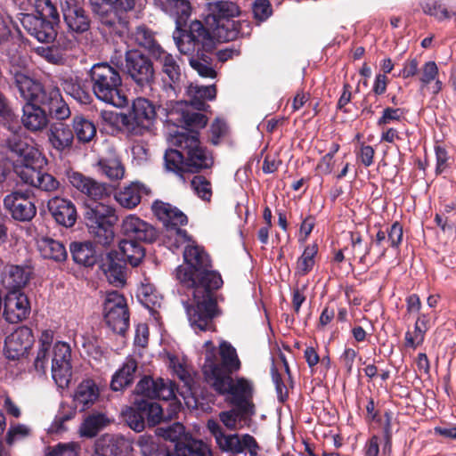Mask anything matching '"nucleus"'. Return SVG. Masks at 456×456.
Here are the masks:
<instances>
[{
    "mask_svg": "<svg viewBox=\"0 0 456 456\" xmlns=\"http://www.w3.org/2000/svg\"><path fill=\"white\" fill-rule=\"evenodd\" d=\"M152 211L165 225L166 236L173 240L171 246L177 248L187 242L183 250L185 265L176 268L175 276L181 285L192 290L195 305L186 306L191 328L196 333L214 331V319L219 315L216 291L224 283L221 274L212 270L210 256L204 248L191 240L186 231L179 227L188 223L184 213L159 200L152 204Z\"/></svg>",
    "mask_w": 456,
    "mask_h": 456,
    "instance_id": "1",
    "label": "nucleus"
},
{
    "mask_svg": "<svg viewBox=\"0 0 456 456\" xmlns=\"http://www.w3.org/2000/svg\"><path fill=\"white\" fill-rule=\"evenodd\" d=\"M13 83L25 101L21 123L27 130L36 133L47 127L49 118L43 106L57 120H65L70 117L69 107L57 86H45L22 71L13 73Z\"/></svg>",
    "mask_w": 456,
    "mask_h": 456,
    "instance_id": "2",
    "label": "nucleus"
},
{
    "mask_svg": "<svg viewBox=\"0 0 456 456\" xmlns=\"http://www.w3.org/2000/svg\"><path fill=\"white\" fill-rule=\"evenodd\" d=\"M175 42L181 53L193 55L190 59V65L200 77L213 78L216 76L208 56L213 49V38L201 21H191L188 33L177 34Z\"/></svg>",
    "mask_w": 456,
    "mask_h": 456,
    "instance_id": "3",
    "label": "nucleus"
},
{
    "mask_svg": "<svg viewBox=\"0 0 456 456\" xmlns=\"http://www.w3.org/2000/svg\"><path fill=\"white\" fill-rule=\"evenodd\" d=\"M88 74L93 93L99 101L117 108L127 103L122 90V77L117 69L108 62H98L92 66Z\"/></svg>",
    "mask_w": 456,
    "mask_h": 456,
    "instance_id": "4",
    "label": "nucleus"
},
{
    "mask_svg": "<svg viewBox=\"0 0 456 456\" xmlns=\"http://www.w3.org/2000/svg\"><path fill=\"white\" fill-rule=\"evenodd\" d=\"M93 12L101 23L102 34L124 38L129 33V21L123 13L134 8V0H90Z\"/></svg>",
    "mask_w": 456,
    "mask_h": 456,
    "instance_id": "5",
    "label": "nucleus"
},
{
    "mask_svg": "<svg viewBox=\"0 0 456 456\" xmlns=\"http://www.w3.org/2000/svg\"><path fill=\"white\" fill-rule=\"evenodd\" d=\"M37 14L20 12L17 18L23 28L38 42L51 43L59 37L58 11L51 0H37Z\"/></svg>",
    "mask_w": 456,
    "mask_h": 456,
    "instance_id": "6",
    "label": "nucleus"
},
{
    "mask_svg": "<svg viewBox=\"0 0 456 456\" xmlns=\"http://www.w3.org/2000/svg\"><path fill=\"white\" fill-rule=\"evenodd\" d=\"M71 349L68 343L58 341L53 349L38 347L33 366L37 372L45 374L51 359L52 377L60 387L69 386L71 376Z\"/></svg>",
    "mask_w": 456,
    "mask_h": 456,
    "instance_id": "7",
    "label": "nucleus"
},
{
    "mask_svg": "<svg viewBox=\"0 0 456 456\" xmlns=\"http://www.w3.org/2000/svg\"><path fill=\"white\" fill-rule=\"evenodd\" d=\"M135 390L138 395L147 398L138 402V409L142 411L150 425L159 424L162 419V407L151 400L168 401L174 398L175 385L170 380L153 379L145 376L138 382Z\"/></svg>",
    "mask_w": 456,
    "mask_h": 456,
    "instance_id": "8",
    "label": "nucleus"
},
{
    "mask_svg": "<svg viewBox=\"0 0 456 456\" xmlns=\"http://www.w3.org/2000/svg\"><path fill=\"white\" fill-rule=\"evenodd\" d=\"M213 376L208 384L220 395L225 398V401L232 406H239L242 411H256L253 402L255 387L252 380L245 377L232 378L224 376L219 379L213 375L214 370L209 371Z\"/></svg>",
    "mask_w": 456,
    "mask_h": 456,
    "instance_id": "9",
    "label": "nucleus"
},
{
    "mask_svg": "<svg viewBox=\"0 0 456 456\" xmlns=\"http://www.w3.org/2000/svg\"><path fill=\"white\" fill-rule=\"evenodd\" d=\"M194 130L177 131L169 139L172 146L183 149L185 168L190 173H199L209 169L214 164L212 153L203 147Z\"/></svg>",
    "mask_w": 456,
    "mask_h": 456,
    "instance_id": "10",
    "label": "nucleus"
},
{
    "mask_svg": "<svg viewBox=\"0 0 456 456\" xmlns=\"http://www.w3.org/2000/svg\"><path fill=\"white\" fill-rule=\"evenodd\" d=\"M118 220L116 209L107 204L95 203L87 206L85 212L86 227L95 239L96 242L102 246H109L114 240V225Z\"/></svg>",
    "mask_w": 456,
    "mask_h": 456,
    "instance_id": "11",
    "label": "nucleus"
},
{
    "mask_svg": "<svg viewBox=\"0 0 456 456\" xmlns=\"http://www.w3.org/2000/svg\"><path fill=\"white\" fill-rule=\"evenodd\" d=\"M153 59L161 66V93L159 94L158 107L165 102L177 99L183 80L182 68L177 57L166 50H157Z\"/></svg>",
    "mask_w": 456,
    "mask_h": 456,
    "instance_id": "12",
    "label": "nucleus"
},
{
    "mask_svg": "<svg viewBox=\"0 0 456 456\" xmlns=\"http://www.w3.org/2000/svg\"><path fill=\"white\" fill-rule=\"evenodd\" d=\"M157 118L156 106L147 98L137 97L133 101L127 114H120L117 121L134 135H142L150 131Z\"/></svg>",
    "mask_w": 456,
    "mask_h": 456,
    "instance_id": "13",
    "label": "nucleus"
},
{
    "mask_svg": "<svg viewBox=\"0 0 456 456\" xmlns=\"http://www.w3.org/2000/svg\"><path fill=\"white\" fill-rule=\"evenodd\" d=\"M239 14V7L232 2L221 1L214 4L212 18L215 23L213 33L218 39L232 41L242 35L240 28L243 23L235 20Z\"/></svg>",
    "mask_w": 456,
    "mask_h": 456,
    "instance_id": "14",
    "label": "nucleus"
},
{
    "mask_svg": "<svg viewBox=\"0 0 456 456\" xmlns=\"http://www.w3.org/2000/svg\"><path fill=\"white\" fill-rule=\"evenodd\" d=\"M157 434L165 440L175 442V456H213L210 446L202 440L191 439L185 443L178 442L184 435V427L180 422L159 427Z\"/></svg>",
    "mask_w": 456,
    "mask_h": 456,
    "instance_id": "15",
    "label": "nucleus"
},
{
    "mask_svg": "<svg viewBox=\"0 0 456 456\" xmlns=\"http://www.w3.org/2000/svg\"><path fill=\"white\" fill-rule=\"evenodd\" d=\"M125 72L139 87H151L155 69L151 59L138 50H128L125 54Z\"/></svg>",
    "mask_w": 456,
    "mask_h": 456,
    "instance_id": "16",
    "label": "nucleus"
},
{
    "mask_svg": "<svg viewBox=\"0 0 456 456\" xmlns=\"http://www.w3.org/2000/svg\"><path fill=\"white\" fill-rule=\"evenodd\" d=\"M219 354L221 361L216 362L210 355H208L203 365V374L208 384L210 383L212 375L209 372L214 370L215 376L223 379L224 376H231L240 370L241 367L236 349L226 341H223L219 346Z\"/></svg>",
    "mask_w": 456,
    "mask_h": 456,
    "instance_id": "17",
    "label": "nucleus"
},
{
    "mask_svg": "<svg viewBox=\"0 0 456 456\" xmlns=\"http://www.w3.org/2000/svg\"><path fill=\"white\" fill-rule=\"evenodd\" d=\"M187 102L173 100L165 102L158 108L164 112L167 121L175 126H185L183 131L200 129L208 123L207 117L199 112L186 110Z\"/></svg>",
    "mask_w": 456,
    "mask_h": 456,
    "instance_id": "18",
    "label": "nucleus"
},
{
    "mask_svg": "<svg viewBox=\"0 0 456 456\" xmlns=\"http://www.w3.org/2000/svg\"><path fill=\"white\" fill-rule=\"evenodd\" d=\"M104 312L107 325L114 332L124 335L129 327V312L124 296L117 291L108 293Z\"/></svg>",
    "mask_w": 456,
    "mask_h": 456,
    "instance_id": "19",
    "label": "nucleus"
},
{
    "mask_svg": "<svg viewBox=\"0 0 456 456\" xmlns=\"http://www.w3.org/2000/svg\"><path fill=\"white\" fill-rule=\"evenodd\" d=\"M41 165L42 163L21 165L15 167V172L25 183L44 191H55L60 187V182L51 174L38 170L37 167Z\"/></svg>",
    "mask_w": 456,
    "mask_h": 456,
    "instance_id": "20",
    "label": "nucleus"
},
{
    "mask_svg": "<svg viewBox=\"0 0 456 456\" xmlns=\"http://www.w3.org/2000/svg\"><path fill=\"white\" fill-rule=\"evenodd\" d=\"M67 178L74 189L92 200H102L110 194L108 186L104 183L98 182L80 172L69 171Z\"/></svg>",
    "mask_w": 456,
    "mask_h": 456,
    "instance_id": "21",
    "label": "nucleus"
},
{
    "mask_svg": "<svg viewBox=\"0 0 456 456\" xmlns=\"http://www.w3.org/2000/svg\"><path fill=\"white\" fill-rule=\"evenodd\" d=\"M35 341L32 330L20 326L12 332L4 341V354L10 360L25 356Z\"/></svg>",
    "mask_w": 456,
    "mask_h": 456,
    "instance_id": "22",
    "label": "nucleus"
},
{
    "mask_svg": "<svg viewBox=\"0 0 456 456\" xmlns=\"http://www.w3.org/2000/svg\"><path fill=\"white\" fill-rule=\"evenodd\" d=\"M121 231L128 240L137 242L152 243L159 236L153 225L135 215H129L123 220Z\"/></svg>",
    "mask_w": 456,
    "mask_h": 456,
    "instance_id": "23",
    "label": "nucleus"
},
{
    "mask_svg": "<svg viewBox=\"0 0 456 456\" xmlns=\"http://www.w3.org/2000/svg\"><path fill=\"white\" fill-rule=\"evenodd\" d=\"M60 4L63 19L71 31L82 34L90 28V17L77 0H60Z\"/></svg>",
    "mask_w": 456,
    "mask_h": 456,
    "instance_id": "24",
    "label": "nucleus"
},
{
    "mask_svg": "<svg viewBox=\"0 0 456 456\" xmlns=\"http://www.w3.org/2000/svg\"><path fill=\"white\" fill-rule=\"evenodd\" d=\"M4 205L14 219L22 222L31 220L37 213L36 206L28 191H16L8 194L4 200Z\"/></svg>",
    "mask_w": 456,
    "mask_h": 456,
    "instance_id": "25",
    "label": "nucleus"
},
{
    "mask_svg": "<svg viewBox=\"0 0 456 456\" xmlns=\"http://www.w3.org/2000/svg\"><path fill=\"white\" fill-rule=\"evenodd\" d=\"M207 428L222 452L231 453L232 456L244 452V435L225 434L218 420L214 419L208 420Z\"/></svg>",
    "mask_w": 456,
    "mask_h": 456,
    "instance_id": "26",
    "label": "nucleus"
},
{
    "mask_svg": "<svg viewBox=\"0 0 456 456\" xmlns=\"http://www.w3.org/2000/svg\"><path fill=\"white\" fill-rule=\"evenodd\" d=\"M30 304L28 297L19 290H10L4 298V316L6 322L17 323L28 318Z\"/></svg>",
    "mask_w": 456,
    "mask_h": 456,
    "instance_id": "27",
    "label": "nucleus"
},
{
    "mask_svg": "<svg viewBox=\"0 0 456 456\" xmlns=\"http://www.w3.org/2000/svg\"><path fill=\"white\" fill-rule=\"evenodd\" d=\"M48 209L55 222L66 228L72 227L77 214L75 204L65 198L53 197L48 201Z\"/></svg>",
    "mask_w": 456,
    "mask_h": 456,
    "instance_id": "28",
    "label": "nucleus"
},
{
    "mask_svg": "<svg viewBox=\"0 0 456 456\" xmlns=\"http://www.w3.org/2000/svg\"><path fill=\"white\" fill-rule=\"evenodd\" d=\"M163 11L175 20L176 28L173 38L177 34H185L190 30L187 20L191 15V4L187 0H165L162 4Z\"/></svg>",
    "mask_w": 456,
    "mask_h": 456,
    "instance_id": "29",
    "label": "nucleus"
},
{
    "mask_svg": "<svg viewBox=\"0 0 456 456\" xmlns=\"http://www.w3.org/2000/svg\"><path fill=\"white\" fill-rule=\"evenodd\" d=\"M95 167L102 175L112 182L120 181L125 177L126 168L118 154L110 150L108 154L102 156Z\"/></svg>",
    "mask_w": 456,
    "mask_h": 456,
    "instance_id": "30",
    "label": "nucleus"
},
{
    "mask_svg": "<svg viewBox=\"0 0 456 456\" xmlns=\"http://www.w3.org/2000/svg\"><path fill=\"white\" fill-rule=\"evenodd\" d=\"M126 446V439L119 434H104L94 445V456H119Z\"/></svg>",
    "mask_w": 456,
    "mask_h": 456,
    "instance_id": "31",
    "label": "nucleus"
},
{
    "mask_svg": "<svg viewBox=\"0 0 456 456\" xmlns=\"http://www.w3.org/2000/svg\"><path fill=\"white\" fill-rule=\"evenodd\" d=\"M51 146L60 152L69 150L74 142V133L70 126L62 122H55L50 126L47 133Z\"/></svg>",
    "mask_w": 456,
    "mask_h": 456,
    "instance_id": "32",
    "label": "nucleus"
},
{
    "mask_svg": "<svg viewBox=\"0 0 456 456\" xmlns=\"http://www.w3.org/2000/svg\"><path fill=\"white\" fill-rule=\"evenodd\" d=\"M59 81L63 91L81 104H89L92 95L81 78L70 74H63L59 77Z\"/></svg>",
    "mask_w": 456,
    "mask_h": 456,
    "instance_id": "33",
    "label": "nucleus"
},
{
    "mask_svg": "<svg viewBox=\"0 0 456 456\" xmlns=\"http://www.w3.org/2000/svg\"><path fill=\"white\" fill-rule=\"evenodd\" d=\"M45 45L36 47L34 52L49 63L62 64L65 61L64 53L69 48V43L61 36Z\"/></svg>",
    "mask_w": 456,
    "mask_h": 456,
    "instance_id": "34",
    "label": "nucleus"
},
{
    "mask_svg": "<svg viewBox=\"0 0 456 456\" xmlns=\"http://www.w3.org/2000/svg\"><path fill=\"white\" fill-rule=\"evenodd\" d=\"M255 414L256 411L245 412L242 411L240 407L232 406V409L219 413V420L227 429L235 431L246 426L248 427Z\"/></svg>",
    "mask_w": 456,
    "mask_h": 456,
    "instance_id": "35",
    "label": "nucleus"
},
{
    "mask_svg": "<svg viewBox=\"0 0 456 456\" xmlns=\"http://www.w3.org/2000/svg\"><path fill=\"white\" fill-rule=\"evenodd\" d=\"M149 190L138 182H133L123 187L115 194V200L125 208L132 209L138 206L143 194H148Z\"/></svg>",
    "mask_w": 456,
    "mask_h": 456,
    "instance_id": "36",
    "label": "nucleus"
},
{
    "mask_svg": "<svg viewBox=\"0 0 456 456\" xmlns=\"http://www.w3.org/2000/svg\"><path fill=\"white\" fill-rule=\"evenodd\" d=\"M116 254L118 260L138 266L144 258L145 249L139 242L124 239L119 241Z\"/></svg>",
    "mask_w": 456,
    "mask_h": 456,
    "instance_id": "37",
    "label": "nucleus"
},
{
    "mask_svg": "<svg viewBox=\"0 0 456 456\" xmlns=\"http://www.w3.org/2000/svg\"><path fill=\"white\" fill-rule=\"evenodd\" d=\"M187 105L190 104L195 110H204L207 105L206 101H211L216 98V89L215 86H199L191 84L187 87Z\"/></svg>",
    "mask_w": 456,
    "mask_h": 456,
    "instance_id": "38",
    "label": "nucleus"
},
{
    "mask_svg": "<svg viewBox=\"0 0 456 456\" xmlns=\"http://www.w3.org/2000/svg\"><path fill=\"white\" fill-rule=\"evenodd\" d=\"M69 251L77 265L91 267L97 262L95 248L90 241H74L69 245Z\"/></svg>",
    "mask_w": 456,
    "mask_h": 456,
    "instance_id": "39",
    "label": "nucleus"
},
{
    "mask_svg": "<svg viewBox=\"0 0 456 456\" xmlns=\"http://www.w3.org/2000/svg\"><path fill=\"white\" fill-rule=\"evenodd\" d=\"M99 397V388L92 379L82 381L77 387L74 395V403L80 411L91 407Z\"/></svg>",
    "mask_w": 456,
    "mask_h": 456,
    "instance_id": "40",
    "label": "nucleus"
},
{
    "mask_svg": "<svg viewBox=\"0 0 456 456\" xmlns=\"http://www.w3.org/2000/svg\"><path fill=\"white\" fill-rule=\"evenodd\" d=\"M137 362L134 359H126L120 369L112 377L110 387L114 391H121L134 381Z\"/></svg>",
    "mask_w": 456,
    "mask_h": 456,
    "instance_id": "41",
    "label": "nucleus"
},
{
    "mask_svg": "<svg viewBox=\"0 0 456 456\" xmlns=\"http://www.w3.org/2000/svg\"><path fill=\"white\" fill-rule=\"evenodd\" d=\"M37 248L44 258L52 259L55 262H63L68 257V252L64 245L52 238H41L37 240Z\"/></svg>",
    "mask_w": 456,
    "mask_h": 456,
    "instance_id": "42",
    "label": "nucleus"
},
{
    "mask_svg": "<svg viewBox=\"0 0 456 456\" xmlns=\"http://www.w3.org/2000/svg\"><path fill=\"white\" fill-rule=\"evenodd\" d=\"M30 275L28 267L11 265L3 278V282L10 290H18L28 283Z\"/></svg>",
    "mask_w": 456,
    "mask_h": 456,
    "instance_id": "43",
    "label": "nucleus"
},
{
    "mask_svg": "<svg viewBox=\"0 0 456 456\" xmlns=\"http://www.w3.org/2000/svg\"><path fill=\"white\" fill-rule=\"evenodd\" d=\"M438 67L433 61H427L419 69V82L420 91L423 92L425 88L433 81L435 84L431 87L433 94H438L443 88V83L438 78Z\"/></svg>",
    "mask_w": 456,
    "mask_h": 456,
    "instance_id": "44",
    "label": "nucleus"
},
{
    "mask_svg": "<svg viewBox=\"0 0 456 456\" xmlns=\"http://www.w3.org/2000/svg\"><path fill=\"white\" fill-rule=\"evenodd\" d=\"M110 419L102 412L88 414L80 426V435L84 437H94L101 430L108 426Z\"/></svg>",
    "mask_w": 456,
    "mask_h": 456,
    "instance_id": "45",
    "label": "nucleus"
},
{
    "mask_svg": "<svg viewBox=\"0 0 456 456\" xmlns=\"http://www.w3.org/2000/svg\"><path fill=\"white\" fill-rule=\"evenodd\" d=\"M133 37L140 46L148 50L152 58L157 50H164L156 41L154 32L145 25L138 26L133 33Z\"/></svg>",
    "mask_w": 456,
    "mask_h": 456,
    "instance_id": "46",
    "label": "nucleus"
},
{
    "mask_svg": "<svg viewBox=\"0 0 456 456\" xmlns=\"http://www.w3.org/2000/svg\"><path fill=\"white\" fill-rule=\"evenodd\" d=\"M164 163L167 171L173 172L181 178H183V173L187 172L183 149L175 147V149L167 150Z\"/></svg>",
    "mask_w": 456,
    "mask_h": 456,
    "instance_id": "47",
    "label": "nucleus"
},
{
    "mask_svg": "<svg viewBox=\"0 0 456 456\" xmlns=\"http://www.w3.org/2000/svg\"><path fill=\"white\" fill-rule=\"evenodd\" d=\"M137 445L142 456H175L165 445L157 443L152 436H140Z\"/></svg>",
    "mask_w": 456,
    "mask_h": 456,
    "instance_id": "48",
    "label": "nucleus"
},
{
    "mask_svg": "<svg viewBox=\"0 0 456 456\" xmlns=\"http://www.w3.org/2000/svg\"><path fill=\"white\" fill-rule=\"evenodd\" d=\"M73 133L78 142L86 143L91 142L96 135L95 125L82 116L73 118Z\"/></svg>",
    "mask_w": 456,
    "mask_h": 456,
    "instance_id": "49",
    "label": "nucleus"
},
{
    "mask_svg": "<svg viewBox=\"0 0 456 456\" xmlns=\"http://www.w3.org/2000/svg\"><path fill=\"white\" fill-rule=\"evenodd\" d=\"M421 9L427 15L434 17L438 21H444L456 16V9L449 10L437 0H426L421 4Z\"/></svg>",
    "mask_w": 456,
    "mask_h": 456,
    "instance_id": "50",
    "label": "nucleus"
},
{
    "mask_svg": "<svg viewBox=\"0 0 456 456\" xmlns=\"http://www.w3.org/2000/svg\"><path fill=\"white\" fill-rule=\"evenodd\" d=\"M318 248L316 245H308L305 247L302 255L297 258L295 268V275L303 277L309 273L315 265V256Z\"/></svg>",
    "mask_w": 456,
    "mask_h": 456,
    "instance_id": "51",
    "label": "nucleus"
},
{
    "mask_svg": "<svg viewBox=\"0 0 456 456\" xmlns=\"http://www.w3.org/2000/svg\"><path fill=\"white\" fill-rule=\"evenodd\" d=\"M104 265V273L109 282L116 287L123 286L126 282L125 267L121 264L116 263L110 256Z\"/></svg>",
    "mask_w": 456,
    "mask_h": 456,
    "instance_id": "52",
    "label": "nucleus"
},
{
    "mask_svg": "<svg viewBox=\"0 0 456 456\" xmlns=\"http://www.w3.org/2000/svg\"><path fill=\"white\" fill-rule=\"evenodd\" d=\"M168 360L169 367L172 370L174 375L176 376L181 381H183L185 386H190L191 382L192 381V378L186 360L183 357H179L176 355H170Z\"/></svg>",
    "mask_w": 456,
    "mask_h": 456,
    "instance_id": "53",
    "label": "nucleus"
},
{
    "mask_svg": "<svg viewBox=\"0 0 456 456\" xmlns=\"http://www.w3.org/2000/svg\"><path fill=\"white\" fill-rule=\"evenodd\" d=\"M191 186L200 199L207 202L211 200L212 185L207 177L200 175H195L191 181Z\"/></svg>",
    "mask_w": 456,
    "mask_h": 456,
    "instance_id": "54",
    "label": "nucleus"
},
{
    "mask_svg": "<svg viewBox=\"0 0 456 456\" xmlns=\"http://www.w3.org/2000/svg\"><path fill=\"white\" fill-rule=\"evenodd\" d=\"M30 435L31 428L28 426L24 424H12L7 431L5 441L8 445L12 446L28 438Z\"/></svg>",
    "mask_w": 456,
    "mask_h": 456,
    "instance_id": "55",
    "label": "nucleus"
},
{
    "mask_svg": "<svg viewBox=\"0 0 456 456\" xmlns=\"http://www.w3.org/2000/svg\"><path fill=\"white\" fill-rule=\"evenodd\" d=\"M76 411L70 407L61 406L52 425L49 428L51 433H60L65 429L64 422L74 418Z\"/></svg>",
    "mask_w": 456,
    "mask_h": 456,
    "instance_id": "56",
    "label": "nucleus"
},
{
    "mask_svg": "<svg viewBox=\"0 0 456 456\" xmlns=\"http://www.w3.org/2000/svg\"><path fill=\"white\" fill-rule=\"evenodd\" d=\"M80 447L76 443L58 444L49 447L45 456H78Z\"/></svg>",
    "mask_w": 456,
    "mask_h": 456,
    "instance_id": "57",
    "label": "nucleus"
},
{
    "mask_svg": "<svg viewBox=\"0 0 456 456\" xmlns=\"http://www.w3.org/2000/svg\"><path fill=\"white\" fill-rule=\"evenodd\" d=\"M428 330L427 328H423V326L415 322L413 333L411 331H407L405 333V346L412 349L417 348L423 343L425 334Z\"/></svg>",
    "mask_w": 456,
    "mask_h": 456,
    "instance_id": "58",
    "label": "nucleus"
},
{
    "mask_svg": "<svg viewBox=\"0 0 456 456\" xmlns=\"http://www.w3.org/2000/svg\"><path fill=\"white\" fill-rule=\"evenodd\" d=\"M254 18L258 21L266 20L273 13L269 0H255L252 5Z\"/></svg>",
    "mask_w": 456,
    "mask_h": 456,
    "instance_id": "59",
    "label": "nucleus"
},
{
    "mask_svg": "<svg viewBox=\"0 0 456 456\" xmlns=\"http://www.w3.org/2000/svg\"><path fill=\"white\" fill-rule=\"evenodd\" d=\"M404 114V110L401 108H385L381 117L377 121V125L381 126L390 124L393 121H399L403 118Z\"/></svg>",
    "mask_w": 456,
    "mask_h": 456,
    "instance_id": "60",
    "label": "nucleus"
},
{
    "mask_svg": "<svg viewBox=\"0 0 456 456\" xmlns=\"http://www.w3.org/2000/svg\"><path fill=\"white\" fill-rule=\"evenodd\" d=\"M145 416L138 408L132 410L126 415L128 426L135 432H142L145 428Z\"/></svg>",
    "mask_w": 456,
    "mask_h": 456,
    "instance_id": "61",
    "label": "nucleus"
},
{
    "mask_svg": "<svg viewBox=\"0 0 456 456\" xmlns=\"http://www.w3.org/2000/svg\"><path fill=\"white\" fill-rule=\"evenodd\" d=\"M387 242L393 248H398L403 240V226L400 223L395 222L387 230Z\"/></svg>",
    "mask_w": 456,
    "mask_h": 456,
    "instance_id": "62",
    "label": "nucleus"
},
{
    "mask_svg": "<svg viewBox=\"0 0 456 456\" xmlns=\"http://www.w3.org/2000/svg\"><path fill=\"white\" fill-rule=\"evenodd\" d=\"M0 118L10 121L14 118V110L6 96L0 91Z\"/></svg>",
    "mask_w": 456,
    "mask_h": 456,
    "instance_id": "63",
    "label": "nucleus"
},
{
    "mask_svg": "<svg viewBox=\"0 0 456 456\" xmlns=\"http://www.w3.org/2000/svg\"><path fill=\"white\" fill-rule=\"evenodd\" d=\"M358 353L354 348H346L339 357L341 363L346 370V373L350 375L353 370L354 360Z\"/></svg>",
    "mask_w": 456,
    "mask_h": 456,
    "instance_id": "64",
    "label": "nucleus"
}]
</instances>
